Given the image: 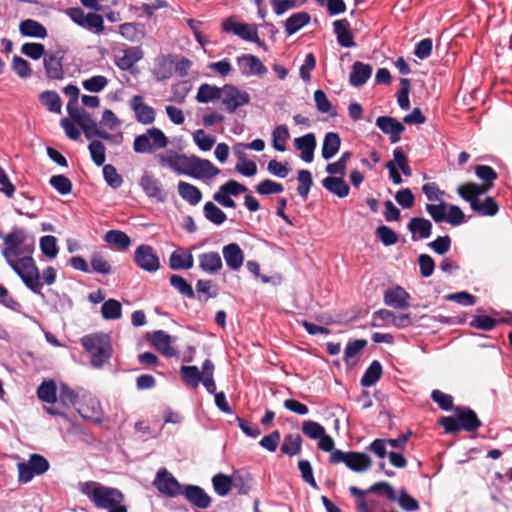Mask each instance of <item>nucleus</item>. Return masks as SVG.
I'll return each instance as SVG.
<instances>
[{
    "label": "nucleus",
    "instance_id": "26",
    "mask_svg": "<svg viewBox=\"0 0 512 512\" xmlns=\"http://www.w3.org/2000/svg\"><path fill=\"white\" fill-rule=\"evenodd\" d=\"M334 33L337 42L341 47L351 48L356 45L352 32L350 30V23L347 19L336 20L333 23Z\"/></svg>",
    "mask_w": 512,
    "mask_h": 512
},
{
    "label": "nucleus",
    "instance_id": "61",
    "mask_svg": "<svg viewBox=\"0 0 512 512\" xmlns=\"http://www.w3.org/2000/svg\"><path fill=\"white\" fill-rule=\"evenodd\" d=\"M21 52L33 60H39L47 54L43 44L34 42L24 43L21 47Z\"/></svg>",
    "mask_w": 512,
    "mask_h": 512
},
{
    "label": "nucleus",
    "instance_id": "14",
    "mask_svg": "<svg viewBox=\"0 0 512 512\" xmlns=\"http://www.w3.org/2000/svg\"><path fill=\"white\" fill-rule=\"evenodd\" d=\"M153 484L161 494L167 497L181 495L183 491L180 483L165 468L158 470Z\"/></svg>",
    "mask_w": 512,
    "mask_h": 512
},
{
    "label": "nucleus",
    "instance_id": "46",
    "mask_svg": "<svg viewBox=\"0 0 512 512\" xmlns=\"http://www.w3.org/2000/svg\"><path fill=\"white\" fill-rule=\"evenodd\" d=\"M170 285L176 289L182 296L187 297L189 299H193L195 297L194 290L192 286L180 275L172 274L169 278Z\"/></svg>",
    "mask_w": 512,
    "mask_h": 512
},
{
    "label": "nucleus",
    "instance_id": "44",
    "mask_svg": "<svg viewBox=\"0 0 512 512\" xmlns=\"http://www.w3.org/2000/svg\"><path fill=\"white\" fill-rule=\"evenodd\" d=\"M289 137L290 134L286 125L276 126L272 131L273 148L279 152H284Z\"/></svg>",
    "mask_w": 512,
    "mask_h": 512
},
{
    "label": "nucleus",
    "instance_id": "62",
    "mask_svg": "<svg viewBox=\"0 0 512 512\" xmlns=\"http://www.w3.org/2000/svg\"><path fill=\"white\" fill-rule=\"evenodd\" d=\"M302 432L310 439H319L325 433V428L318 422L306 420L302 423Z\"/></svg>",
    "mask_w": 512,
    "mask_h": 512
},
{
    "label": "nucleus",
    "instance_id": "15",
    "mask_svg": "<svg viewBox=\"0 0 512 512\" xmlns=\"http://www.w3.org/2000/svg\"><path fill=\"white\" fill-rule=\"evenodd\" d=\"M130 108L135 113V118L139 123L148 125L155 121L156 112L153 107L144 102L143 96H133L130 101Z\"/></svg>",
    "mask_w": 512,
    "mask_h": 512
},
{
    "label": "nucleus",
    "instance_id": "33",
    "mask_svg": "<svg viewBox=\"0 0 512 512\" xmlns=\"http://www.w3.org/2000/svg\"><path fill=\"white\" fill-rule=\"evenodd\" d=\"M19 31L26 37L44 39L47 36L46 28L38 21L26 19L20 22Z\"/></svg>",
    "mask_w": 512,
    "mask_h": 512
},
{
    "label": "nucleus",
    "instance_id": "8",
    "mask_svg": "<svg viewBox=\"0 0 512 512\" xmlns=\"http://www.w3.org/2000/svg\"><path fill=\"white\" fill-rule=\"evenodd\" d=\"M220 101L225 111L234 113L238 108L249 104L250 95L233 84H225L222 87Z\"/></svg>",
    "mask_w": 512,
    "mask_h": 512
},
{
    "label": "nucleus",
    "instance_id": "10",
    "mask_svg": "<svg viewBox=\"0 0 512 512\" xmlns=\"http://www.w3.org/2000/svg\"><path fill=\"white\" fill-rule=\"evenodd\" d=\"M134 263L140 269L153 273L160 268V259L155 249L148 244H141L134 252Z\"/></svg>",
    "mask_w": 512,
    "mask_h": 512
},
{
    "label": "nucleus",
    "instance_id": "1",
    "mask_svg": "<svg viewBox=\"0 0 512 512\" xmlns=\"http://www.w3.org/2000/svg\"><path fill=\"white\" fill-rule=\"evenodd\" d=\"M35 240L22 229L15 228L3 238L1 254L9 267L33 293L44 296L39 269L32 257Z\"/></svg>",
    "mask_w": 512,
    "mask_h": 512
},
{
    "label": "nucleus",
    "instance_id": "60",
    "mask_svg": "<svg viewBox=\"0 0 512 512\" xmlns=\"http://www.w3.org/2000/svg\"><path fill=\"white\" fill-rule=\"evenodd\" d=\"M193 140L202 151H209L215 144V137L207 134L204 130L198 129L193 133Z\"/></svg>",
    "mask_w": 512,
    "mask_h": 512
},
{
    "label": "nucleus",
    "instance_id": "9",
    "mask_svg": "<svg viewBox=\"0 0 512 512\" xmlns=\"http://www.w3.org/2000/svg\"><path fill=\"white\" fill-rule=\"evenodd\" d=\"M219 173L220 170L211 161L194 155L188 156L184 175L195 179H211Z\"/></svg>",
    "mask_w": 512,
    "mask_h": 512
},
{
    "label": "nucleus",
    "instance_id": "54",
    "mask_svg": "<svg viewBox=\"0 0 512 512\" xmlns=\"http://www.w3.org/2000/svg\"><path fill=\"white\" fill-rule=\"evenodd\" d=\"M400 508L406 512H414L420 508L419 502L409 495L405 489H401L399 494H396V500Z\"/></svg>",
    "mask_w": 512,
    "mask_h": 512
},
{
    "label": "nucleus",
    "instance_id": "24",
    "mask_svg": "<svg viewBox=\"0 0 512 512\" xmlns=\"http://www.w3.org/2000/svg\"><path fill=\"white\" fill-rule=\"evenodd\" d=\"M294 146L301 152V159L310 163L314 158V151L316 148V138L313 133H307L301 137L294 139Z\"/></svg>",
    "mask_w": 512,
    "mask_h": 512
},
{
    "label": "nucleus",
    "instance_id": "18",
    "mask_svg": "<svg viewBox=\"0 0 512 512\" xmlns=\"http://www.w3.org/2000/svg\"><path fill=\"white\" fill-rule=\"evenodd\" d=\"M149 341H150L151 345L165 357L170 358V357H174L177 355L176 349H174L171 346L173 338L171 335H169L165 331H163V330L154 331L149 336Z\"/></svg>",
    "mask_w": 512,
    "mask_h": 512
},
{
    "label": "nucleus",
    "instance_id": "19",
    "mask_svg": "<svg viewBox=\"0 0 512 512\" xmlns=\"http://www.w3.org/2000/svg\"><path fill=\"white\" fill-rule=\"evenodd\" d=\"M121 56H115L114 63L122 71L130 70L143 58V50L140 46H130L122 50Z\"/></svg>",
    "mask_w": 512,
    "mask_h": 512
},
{
    "label": "nucleus",
    "instance_id": "39",
    "mask_svg": "<svg viewBox=\"0 0 512 512\" xmlns=\"http://www.w3.org/2000/svg\"><path fill=\"white\" fill-rule=\"evenodd\" d=\"M280 449L283 454L288 455L290 457L298 455L302 449L301 435L294 433L285 435Z\"/></svg>",
    "mask_w": 512,
    "mask_h": 512
},
{
    "label": "nucleus",
    "instance_id": "52",
    "mask_svg": "<svg viewBox=\"0 0 512 512\" xmlns=\"http://www.w3.org/2000/svg\"><path fill=\"white\" fill-rule=\"evenodd\" d=\"M475 174L485 183L483 186L487 187L488 190L492 187L493 182L498 178L497 172L488 165L475 166Z\"/></svg>",
    "mask_w": 512,
    "mask_h": 512
},
{
    "label": "nucleus",
    "instance_id": "28",
    "mask_svg": "<svg viewBox=\"0 0 512 512\" xmlns=\"http://www.w3.org/2000/svg\"><path fill=\"white\" fill-rule=\"evenodd\" d=\"M408 230L412 233L414 241L418 239H427L432 232V223L422 217H414L408 223Z\"/></svg>",
    "mask_w": 512,
    "mask_h": 512
},
{
    "label": "nucleus",
    "instance_id": "27",
    "mask_svg": "<svg viewBox=\"0 0 512 512\" xmlns=\"http://www.w3.org/2000/svg\"><path fill=\"white\" fill-rule=\"evenodd\" d=\"M199 268L207 274H216L222 267V259L218 252H206L198 255Z\"/></svg>",
    "mask_w": 512,
    "mask_h": 512
},
{
    "label": "nucleus",
    "instance_id": "37",
    "mask_svg": "<svg viewBox=\"0 0 512 512\" xmlns=\"http://www.w3.org/2000/svg\"><path fill=\"white\" fill-rule=\"evenodd\" d=\"M120 35L126 40L136 43L144 38V30L141 24L138 23H123L119 26Z\"/></svg>",
    "mask_w": 512,
    "mask_h": 512
},
{
    "label": "nucleus",
    "instance_id": "30",
    "mask_svg": "<svg viewBox=\"0 0 512 512\" xmlns=\"http://www.w3.org/2000/svg\"><path fill=\"white\" fill-rule=\"evenodd\" d=\"M371 74L372 68L370 65L357 61L352 66V71L349 76L350 84L355 87H360L368 81Z\"/></svg>",
    "mask_w": 512,
    "mask_h": 512
},
{
    "label": "nucleus",
    "instance_id": "3",
    "mask_svg": "<svg viewBox=\"0 0 512 512\" xmlns=\"http://www.w3.org/2000/svg\"><path fill=\"white\" fill-rule=\"evenodd\" d=\"M488 192V188L477 183L469 182L457 188L458 195L470 204L473 211L481 216H494L499 211V206L492 197H487L484 202L479 196Z\"/></svg>",
    "mask_w": 512,
    "mask_h": 512
},
{
    "label": "nucleus",
    "instance_id": "25",
    "mask_svg": "<svg viewBox=\"0 0 512 512\" xmlns=\"http://www.w3.org/2000/svg\"><path fill=\"white\" fill-rule=\"evenodd\" d=\"M223 258L228 268L238 271L244 262V254L237 243H230L222 248Z\"/></svg>",
    "mask_w": 512,
    "mask_h": 512
},
{
    "label": "nucleus",
    "instance_id": "17",
    "mask_svg": "<svg viewBox=\"0 0 512 512\" xmlns=\"http://www.w3.org/2000/svg\"><path fill=\"white\" fill-rule=\"evenodd\" d=\"M376 126L384 133L389 135L391 143H397L405 127L401 122L390 116H379L376 119Z\"/></svg>",
    "mask_w": 512,
    "mask_h": 512
},
{
    "label": "nucleus",
    "instance_id": "47",
    "mask_svg": "<svg viewBox=\"0 0 512 512\" xmlns=\"http://www.w3.org/2000/svg\"><path fill=\"white\" fill-rule=\"evenodd\" d=\"M214 364L210 359H206L203 362V370H204V376L201 380V383L205 387L208 393L214 394L216 392V384L214 381Z\"/></svg>",
    "mask_w": 512,
    "mask_h": 512
},
{
    "label": "nucleus",
    "instance_id": "22",
    "mask_svg": "<svg viewBox=\"0 0 512 512\" xmlns=\"http://www.w3.org/2000/svg\"><path fill=\"white\" fill-rule=\"evenodd\" d=\"M175 71V57L162 55L155 61L153 74L157 81H164L172 77Z\"/></svg>",
    "mask_w": 512,
    "mask_h": 512
},
{
    "label": "nucleus",
    "instance_id": "12",
    "mask_svg": "<svg viewBox=\"0 0 512 512\" xmlns=\"http://www.w3.org/2000/svg\"><path fill=\"white\" fill-rule=\"evenodd\" d=\"M236 65L244 77H262L267 72V67L253 54H243L236 57Z\"/></svg>",
    "mask_w": 512,
    "mask_h": 512
},
{
    "label": "nucleus",
    "instance_id": "36",
    "mask_svg": "<svg viewBox=\"0 0 512 512\" xmlns=\"http://www.w3.org/2000/svg\"><path fill=\"white\" fill-rule=\"evenodd\" d=\"M178 193L183 200L193 206L197 205L202 199L201 191L196 186L184 181L178 183Z\"/></svg>",
    "mask_w": 512,
    "mask_h": 512
},
{
    "label": "nucleus",
    "instance_id": "57",
    "mask_svg": "<svg viewBox=\"0 0 512 512\" xmlns=\"http://www.w3.org/2000/svg\"><path fill=\"white\" fill-rule=\"evenodd\" d=\"M90 264L91 270L99 274L107 275L112 271L110 263L98 252L91 255Z\"/></svg>",
    "mask_w": 512,
    "mask_h": 512
},
{
    "label": "nucleus",
    "instance_id": "35",
    "mask_svg": "<svg viewBox=\"0 0 512 512\" xmlns=\"http://www.w3.org/2000/svg\"><path fill=\"white\" fill-rule=\"evenodd\" d=\"M311 20L309 13L301 11L292 14L285 21V31L290 36L298 32L302 27L307 25Z\"/></svg>",
    "mask_w": 512,
    "mask_h": 512
},
{
    "label": "nucleus",
    "instance_id": "6",
    "mask_svg": "<svg viewBox=\"0 0 512 512\" xmlns=\"http://www.w3.org/2000/svg\"><path fill=\"white\" fill-rule=\"evenodd\" d=\"M169 141L164 132L156 127L146 130L145 133L135 137L133 149L136 153H154L157 150L164 149Z\"/></svg>",
    "mask_w": 512,
    "mask_h": 512
},
{
    "label": "nucleus",
    "instance_id": "51",
    "mask_svg": "<svg viewBox=\"0 0 512 512\" xmlns=\"http://www.w3.org/2000/svg\"><path fill=\"white\" fill-rule=\"evenodd\" d=\"M40 250L48 258L54 259L58 252L57 238L52 235H45L40 238Z\"/></svg>",
    "mask_w": 512,
    "mask_h": 512
},
{
    "label": "nucleus",
    "instance_id": "55",
    "mask_svg": "<svg viewBox=\"0 0 512 512\" xmlns=\"http://www.w3.org/2000/svg\"><path fill=\"white\" fill-rule=\"evenodd\" d=\"M91 159L96 166H103L106 160V148L104 144L98 140H93L88 146Z\"/></svg>",
    "mask_w": 512,
    "mask_h": 512
},
{
    "label": "nucleus",
    "instance_id": "4",
    "mask_svg": "<svg viewBox=\"0 0 512 512\" xmlns=\"http://www.w3.org/2000/svg\"><path fill=\"white\" fill-rule=\"evenodd\" d=\"M455 417L443 416L439 420L446 433L456 434L460 430L474 432L481 427L482 423L474 410L466 406L454 408Z\"/></svg>",
    "mask_w": 512,
    "mask_h": 512
},
{
    "label": "nucleus",
    "instance_id": "50",
    "mask_svg": "<svg viewBox=\"0 0 512 512\" xmlns=\"http://www.w3.org/2000/svg\"><path fill=\"white\" fill-rule=\"evenodd\" d=\"M203 210H204L205 217L210 222H212L216 225L223 224L227 219L226 214L219 207H217L213 202H207L204 205Z\"/></svg>",
    "mask_w": 512,
    "mask_h": 512
},
{
    "label": "nucleus",
    "instance_id": "31",
    "mask_svg": "<svg viewBox=\"0 0 512 512\" xmlns=\"http://www.w3.org/2000/svg\"><path fill=\"white\" fill-rule=\"evenodd\" d=\"M322 185L326 190L339 198L349 195L350 188L342 177L328 176L322 180Z\"/></svg>",
    "mask_w": 512,
    "mask_h": 512
},
{
    "label": "nucleus",
    "instance_id": "2",
    "mask_svg": "<svg viewBox=\"0 0 512 512\" xmlns=\"http://www.w3.org/2000/svg\"><path fill=\"white\" fill-rule=\"evenodd\" d=\"M79 490L98 509H106L108 512H127L123 504V493L114 487L105 486L96 481L79 483Z\"/></svg>",
    "mask_w": 512,
    "mask_h": 512
},
{
    "label": "nucleus",
    "instance_id": "43",
    "mask_svg": "<svg viewBox=\"0 0 512 512\" xmlns=\"http://www.w3.org/2000/svg\"><path fill=\"white\" fill-rule=\"evenodd\" d=\"M37 396L43 402L54 404L57 401V387L54 381H44L37 390Z\"/></svg>",
    "mask_w": 512,
    "mask_h": 512
},
{
    "label": "nucleus",
    "instance_id": "40",
    "mask_svg": "<svg viewBox=\"0 0 512 512\" xmlns=\"http://www.w3.org/2000/svg\"><path fill=\"white\" fill-rule=\"evenodd\" d=\"M222 87L213 86L204 83L199 86L196 101L199 103H209L214 100H220Z\"/></svg>",
    "mask_w": 512,
    "mask_h": 512
},
{
    "label": "nucleus",
    "instance_id": "41",
    "mask_svg": "<svg viewBox=\"0 0 512 512\" xmlns=\"http://www.w3.org/2000/svg\"><path fill=\"white\" fill-rule=\"evenodd\" d=\"M382 365L374 360L364 372L360 384L363 387H371L377 383L382 376Z\"/></svg>",
    "mask_w": 512,
    "mask_h": 512
},
{
    "label": "nucleus",
    "instance_id": "48",
    "mask_svg": "<svg viewBox=\"0 0 512 512\" xmlns=\"http://www.w3.org/2000/svg\"><path fill=\"white\" fill-rule=\"evenodd\" d=\"M297 180L299 183V185L297 187V193L303 200H306L308 197L309 191L313 185L312 174L308 170H304V169L299 170L298 175H297Z\"/></svg>",
    "mask_w": 512,
    "mask_h": 512
},
{
    "label": "nucleus",
    "instance_id": "42",
    "mask_svg": "<svg viewBox=\"0 0 512 512\" xmlns=\"http://www.w3.org/2000/svg\"><path fill=\"white\" fill-rule=\"evenodd\" d=\"M212 485L215 493L221 497H225L232 489L233 479L232 476H227L223 473H218L212 478Z\"/></svg>",
    "mask_w": 512,
    "mask_h": 512
},
{
    "label": "nucleus",
    "instance_id": "32",
    "mask_svg": "<svg viewBox=\"0 0 512 512\" xmlns=\"http://www.w3.org/2000/svg\"><path fill=\"white\" fill-rule=\"evenodd\" d=\"M341 146V138L336 132H328L325 134L323 143H322V149H321V155L323 159L329 160L333 158L340 149Z\"/></svg>",
    "mask_w": 512,
    "mask_h": 512
},
{
    "label": "nucleus",
    "instance_id": "21",
    "mask_svg": "<svg viewBox=\"0 0 512 512\" xmlns=\"http://www.w3.org/2000/svg\"><path fill=\"white\" fill-rule=\"evenodd\" d=\"M139 184L143 192L149 198H154L159 202H163L165 200V194L163 193L161 182L153 175L145 173L142 175Z\"/></svg>",
    "mask_w": 512,
    "mask_h": 512
},
{
    "label": "nucleus",
    "instance_id": "53",
    "mask_svg": "<svg viewBox=\"0 0 512 512\" xmlns=\"http://www.w3.org/2000/svg\"><path fill=\"white\" fill-rule=\"evenodd\" d=\"M41 102L47 107V109L54 113L61 112V98L54 91H44L40 95Z\"/></svg>",
    "mask_w": 512,
    "mask_h": 512
},
{
    "label": "nucleus",
    "instance_id": "11",
    "mask_svg": "<svg viewBox=\"0 0 512 512\" xmlns=\"http://www.w3.org/2000/svg\"><path fill=\"white\" fill-rule=\"evenodd\" d=\"M222 28L225 32L233 33L243 40L256 43L260 47L264 46V42L258 35L257 26L254 24H246L228 19L223 22Z\"/></svg>",
    "mask_w": 512,
    "mask_h": 512
},
{
    "label": "nucleus",
    "instance_id": "49",
    "mask_svg": "<svg viewBox=\"0 0 512 512\" xmlns=\"http://www.w3.org/2000/svg\"><path fill=\"white\" fill-rule=\"evenodd\" d=\"M255 191L259 195L268 196L271 194L282 193L284 191V187L281 183L271 179H264L255 186Z\"/></svg>",
    "mask_w": 512,
    "mask_h": 512
},
{
    "label": "nucleus",
    "instance_id": "56",
    "mask_svg": "<svg viewBox=\"0 0 512 512\" xmlns=\"http://www.w3.org/2000/svg\"><path fill=\"white\" fill-rule=\"evenodd\" d=\"M232 479H233L232 488H235L237 490L238 494L245 495L250 491L251 477H250L249 473L235 472L232 474Z\"/></svg>",
    "mask_w": 512,
    "mask_h": 512
},
{
    "label": "nucleus",
    "instance_id": "38",
    "mask_svg": "<svg viewBox=\"0 0 512 512\" xmlns=\"http://www.w3.org/2000/svg\"><path fill=\"white\" fill-rule=\"evenodd\" d=\"M180 374L183 382L192 388H197L204 376V370L201 371L197 366H181Z\"/></svg>",
    "mask_w": 512,
    "mask_h": 512
},
{
    "label": "nucleus",
    "instance_id": "59",
    "mask_svg": "<svg viewBox=\"0 0 512 512\" xmlns=\"http://www.w3.org/2000/svg\"><path fill=\"white\" fill-rule=\"evenodd\" d=\"M49 184L61 195H67L72 191V182L65 175H53Z\"/></svg>",
    "mask_w": 512,
    "mask_h": 512
},
{
    "label": "nucleus",
    "instance_id": "64",
    "mask_svg": "<svg viewBox=\"0 0 512 512\" xmlns=\"http://www.w3.org/2000/svg\"><path fill=\"white\" fill-rule=\"evenodd\" d=\"M83 28L100 34L104 30V21L101 15L96 13H88L85 17Z\"/></svg>",
    "mask_w": 512,
    "mask_h": 512
},
{
    "label": "nucleus",
    "instance_id": "13",
    "mask_svg": "<svg viewBox=\"0 0 512 512\" xmlns=\"http://www.w3.org/2000/svg\"><path fill=\"white\" fill-rule=\"evenodd\" d=\"M155 159L163 168H168L178 175H184L188 156L174 150H165L157 153Z\"/></svg>",
    "mask_w": 512,
    "mask_h": 512
},
{
    "label": "nucleus",
    "instance_id": "23",
    "mask_svg": "<svg viewBox=\"0 0 512 512\" xmlns=\"http://www.w3.org/2000/svg\"><path fill=\"white\" fill-rule=\"evenodd\" d=\"M410 295L400 286L388 289L384 293V303L396 309H407Z\"/></svg>",
    "mask_w": 512,
    "mask_h": 512
},
{
    "label": "nucleus",
    "instance_id": "29",
    "mask_svg": "<svg viewBox=\"0 0 512 512\" xmlns=\"http://www.w3.org/2000/svg\"><path fill=\"white\" fill-rule=\"evenodd\" d=\"M194 265V258L190 251L177 249L169 257V267L172 270H188Z\"/></svg>",
    "mask_w": 512,
    "mask_h": 512
},
{
    "label": "nucleus",
    "instance_id": "34",
    "mask_svg": "<svg viewBox=\"0 0 512 512\" xmlns=\"http://www.w3.org/2000/svg\"><path fill=\"white\" fill-rule=\"evenodd\" d=\"M104 241L120 251L127 250L131 245V238L121 230H109L104 235Z\"/></svg>",
    "mask_w": 512,
    "mask_h": 512
},
{
    "label": "nucleus",
    "instance_id": "45",
    "mask_svg": "<svg viewBox=\"0 0 512 512\" xmlns=\"http://www.w3.org/2000/svg\"><path fill=\"white\" fill-rule=\"evenodd\" d=\"M102 317L106 320H116L122 316V305L115 299L105 301L101 307Z\"/></svg>",
    "mask_w": 512,
    "mask_h": 512
},
{
    "label": "nucleus",
    "instance_id": "63",
    "mask_svg": "<svg viewBox=\"0 0 512 512\" xmlns=\"http://www.w3.org/2000/svg\"><path fill=\"white\" fill-rule=\"evenodd\" d=\"M367 345L364 339L349 341L344 351V361L349 364L350 360L355 358Z\"/></svg>",
    "mask_w": 512,
    "mask_h": 512
},
{
    "label": "nucleus",
    "instance_id": "20",
    "mask_svg": "<svg viewBox=\"0 0 512 512\" xmlns=\"http://www.w3.org/2000/svg\"><path fill=\"white\" fill-rule=\"evenodd\" d=\"M185 498L199 509H207L211 505V498L203 488L196 485H187L182 491Z\"/></svg>",
    "mask_w": 512,
    "mask_h": 512
},
{
    "label": "nucleus",
    "instance_id": "5",
    "mask_svg": "<svg viewBox=\"0 0 512 512\" xmlns=\"http://www.w3.org/2000/svg\"><path fill=\"white\" fill-rule=\"evenodd\" d=\"M82 346L91 353V365L102 368L112 356L110 337L104 333L86 335L81 339Z\"/></svg>",
    "mask_w": 512,
    "mask_h": 512
},
{
    "label": "nucleus",
    "instance_id": "7",
    "mask_svg": "<svg viewBox=\"0 0 512 512\" xmlns=\"http://www.w3.org/2000/svg\"><path fill=\"white\" fill-rule=\"evenodd\" d=\"M329 461L331 464L344 463L350 470L358 473L368 470L372 465L369 455L354 451H332Z\"/></svg>",
    "mask_w": 512,
    "mask_h": 512
},
{
    "label": "nucleus",
    "instance_id": "58",
    "mask_svg": "<svg viewBox=\"0 0 512 512\" xmlns=\"http://www.w3.org/2000/svg\"><path fill=\"white\" fill-rule=\"evenodd\" d=\"M103 177L106 183L113 189L121 187L123 179L117 172L116 168L111 164L103 166Z\"/></svg>",
    "mask_w": 512,
    "mask_h": 512
},
{
    "label": "nucleus",
    "instance_id": "16",
    "mask_svg": "<svg viewBox=\"0 0 512 512\" xmlns=\"http://www.w3.org/2000/svg\"><path fill=\"white\" fill-rule=\"evenodd\" d=\"M62 51L49 52L44 57V68L46 75L51 80H61L64 78Z\"/></svg>",
    "mask_w": 512,
    "mask_h": 512
}]
</instances>
